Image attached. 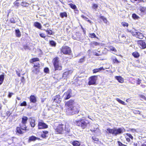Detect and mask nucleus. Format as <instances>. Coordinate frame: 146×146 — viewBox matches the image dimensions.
<instances>
[{
	"instance_id": "obj_45",
	"label": "nucleus",
	"mask_w": 146,
	"mask_h": 146,
	"mask_svg": "<svg viewBox=\"0 0 146 146\" xmlns=\"http://www.w3.org/2000/svg\"><path fill=\"white\" fill-rule=\"evenodd\" d=\"M27 105L26 102L25 101L23 102L22 103H21L20 106H25Z\"/></svg>"
},
{
	"instance_id": "obj_20",
	"label": "nucleus",
	"mask_w": 146,
	"mask_h": 146,
	"mask_svg": "<svg viewBox=\"0 0 146 146\" xmlns=\"http://www.w3.org/2000/svg\"><path fill=\"white\" fill-rule=\"evenodd\" d=\"M105 68H104L103 67H101L100 68H98V69H94L93 70V72L94 73H95L96 72H99L100 71L102 70H104Z\"/></svg>"
},
{
	"instance_id": "obj_56",
	"label": "nucleus",
	"mask_w": 146,
	"mask_h": 146,
	"mask_svg": "<svg viewBox=\"0 0 146 146\" xmlns=\"http://www.w3.org/2000/svg\"><path fill=\"white\" fill-rule=\"evenodd\" d=\"M92 131H98L99 133H100V130H99V129H98L97 128H96V129H94V130H92Z\"/></svg>"
},
{
	"instance_id": "obj_22",
	"label": "nucleus",
	"mask_w": 146,
	"mask_h": 146,
	"mask_svg": "<svg viewBox=\"0 0 146 146\" xmlns=\"http://www.w3.org/2000/svg\"><path fill=\"white\" fill-rule=\"evenodd\" d=\"M15 31L16 36L17 37H20L21 36V34L19 30L18 29H16Z\"/></svg>"
},
{
	"instance_id": "obj_12",
	"label": "nucleus",
	"mask_w": 146,
	"mask_h": 146,
	"mask_svg": "<svg viewBox=\"0 0 146 146\" xmlns=\"http://www.w3.org/2000/svg\"><path fill=\"white\" fill-rule=\"evenodd\" d=\"M39 64L36 65H34V69L33 71L36 73H37L39 71Z\"/></svg>"
},
{
	"instance_id": "obj_42",
	"label": "nucleus",
	"mask_w": 146,
	"mask_h": 146,
	"mask_svg": "<svg viewBox=\"0 0 146 146\" xmlns=\"http://www.w3.org/2000/svg\"><path fill=\"white\" fill-rule=\"evenodd\" d=\"M50 44L53 46H55L56 43L55 42L53 41H51L50 42Z\"/></svg>"
},
{
	"instance_id": "obj_48",
	"label": "nucleus",
	"mask_w": 146,
	"mask_h": 146,
	"mask_svg": "<svg viewBox=\"0 0 146 146\" xmlns=\"http://www.w3.org/2000/svg\"><path fill=\"white\" fill-rule=\"evenodd\" d=\"M126 135L129 138H131L132 139H133V137L131 134L129 133H127Z\"/></svg>"
},
{
	"instance_id": "obj_55",
	"label": "nucleus",
	"mask_w": 146,
	"mask_h": 146,
	"mask_svg": "<svg viewBox=\"0 0 146 146\" xmlns=\"http://www.w3.org/2000/svg\"><path fill=\"white\" fill-rule=\"evenodd\" d=\"M93 44L94 45L97 46L99 45V43L97 42H93Z\"/></svg>"
},
{
	"instance_id": "obj_30",
	"label": "nucleus",
	"mask_w": 146,
	"mask_h": 146,
	"mask_svg": "<svg viewBox=\"0 0 146 146\" xmlns=\"http://www.w3.org/2000/svg\"><path fill=\"white\" fill-rule=\"evenodd\" d=\"M116 100L118 101L119 103L120 104L123 105H126V104L125 103V102L121 100L119 98H117L116 99Z\"/></svg>"
},
{
	"instance_id": "obj_34",
	"label": "nucleus",
	"mask_w": 146,
	"mask_h": 146,
	"mask_svg": "<svg viewBox=\"0 0 146 146\" xmlns=\"http://www.w3.org/2000/svg\"><path fill=\"white\" fill-rule=\"evenodd\" d=\"M140 10L142 12H145L146 11V8L144 7H140Z\"/></svg>"
},
{
	"instance_id": "obj_64",
	"label": "nucleus",
	"mask_w": 146,
	"mask_h": 146,
	"mask_svg": "<svg viewBox=\"0 0 146 146\" xmlns=\"http://www.w3.org/2000/svg\"><path fill=\"white\" fill-rule=\"evenodd\" d=\"M43 133L45 134L46 135L48 133V132L47 131H43Z\"/></svg>"
},
{
	"instance_id": "obj_23",
	"label": "nucleus",
	"mask_w": 146,
	"mask_h": 146,
	"mask_svg": "<svg viewBox=\"0 0 146 146\" xmlns=\"http://www.w3.org/2000/svg\"><path fill=\"white\" fill-rule=\"evenodd\" d=\"M27 119L28 118L27 117L25 116H23L22 118V123L23 124H25L27 123Z\"/></svg>"
},
{
	"instance_id": "obj_35",
	"label": "nucleus",
	"mask_w": 146,
	"mask_h": 146,
	"mask_svg": "<svg viewBox=\"0 0 146 146\" xmlns=\"http://www.w3.org/2000/svg\"><path fill=\"white\" fill-rule=\"evenodd\" d=\"M100 18L102 19L104 22L106 23H107V22H108V21L107 20V19L106 18L104 17L103 16H101L100 17Z\"/></svg>"
},
{
	"instance_id": "obj_44",
	"label": "nucleus",
	"mask_w": 146,
	"mask_h": 146,
	"mask_svg": "<svg viewBox=\"0 0 146 146\" xmlns=\"http://www.w3.org/2000/svg\"><path fill=\"white\" fill-rule=\"evenodd\" d=\"M85 58L84 57L83 58L80 59L79 61V62L80 63H82L83 62L85 61Z\"/></svg>"
},
{
	"instance_id": "obj_47",
	"label": "nucleus",
	"mask_w": 146,
	"mask_h": 146,
	"mask_svg": "<svg viewBox=\"0 0 146 146\" xmlns=\"http://www.w3.org/2000/svg\"><path fill=\"white\" fill-rule=\"evenodd\" d=\"M93 54L96 56H99L101 55V54H100L99 52H93Z\"/></svg>"
},
{
	"instance_id": "obj_31",
	"label": "nucleus",
	"mask_w": 146,
	"mask_h": 146,
	"mask_svg": "<svg viewBox=\"0 0 146 146\" xmlns=\"http://www.w3.org/2000/svg\"><path fill=\"white\" fill-rule=\"evenodd\" d=\"M4 79V75H3L0 76V85H1L3 83Z\"/></svg>"
},
{
	"instance_id": "obj_1",
	"label": "nucleus",
	"mask_w": 146,
	"mask_h": 146,
	"mask_svg": "<svg viewBox=\"0 0 146 146\" xmlns=\"http://www.w3.org/2000/svg\"><path fill=\"white\" fill-rule=\"evenodd\" d=\"M74 100H70L65 103L66 111L69 115H73L78 113V108L75 106Z\"/></svg>"
},
{
	"instance_id": "obj_38",
	"label": "nucleus",
	"mask_w": 146,
	"mask_h": 146,
	"mask_svg": "<svg viewBox=\"0 0 146 146\" xmlns=\"http://www.w3.org/2000/svg\"><path fill=\"white\" fill-rule=\"evenodd\" d=\"M81 17L84 19L86 21H88L89 22V23H91V21L89 20H88L87 19H88V18L86 17H85V16H84L83 15H82L81 16Z\"/></svg>"
},
{
	"instance_id": "obj_5",
	"label": "nucleus",
	"mask_w": 146,
	"mask_h": 146,
	"mask_svg": "<svg viewBox=\"0 0 146 146\" xmlns=\"http://www.w3.org/2000/svg\"><path fill=\"white\" fill-rule=\"evenodd\" d=\"M65 125L61 124H59L56 129V131L59 133H62L64 131Z\"/></svg>"
},
{
	"instance_id": "obj_19",
	"label": "nucleus",
	"mask_w": 146,
	"mask_h": 146,
	"mask_svg": "<svg viewBox=\"0 0 146 146\" xmlns=\"http://www.w3.org/2000/svg\"><path fill=\"white\" fill-rule=\"evenodd\" d=\"M52 62L53 64H58L59 63V58L58 57L55 58L53 59Z\"/></svg>"
},
{
	"instance_id": "obj_61",
	"label": "nucleus",
	"mask_w": 146,
	"mask_h": 146,
	"mask_svg": "<svg viewBox=\"0 0 146 146\" xmlns=\"http://www.w3.org/2000/svg\"><path fill=\"white\" fill-rule=\"evenodd\" d=\"M46 31L47 32V33L49 35L52 34V31Z\"/></svg>"
},
{
	"instance_id": "obj_9",
	"label": "nucleus",
	"mask_w": 146,
	"mask_h": 146,
	"mask_svg": "<svg viewBox=\"0 0 146 146\" xmlns=\"http://www.w3.org/2000/svg\"><path fill=\"white\" fill-rule=\"evenodd\" d=\"M107 47L108 49V51L111 52L114 54H115L117 52V51L115 48L112 46H108Z\"/></svg>"
},
{
	"instance_id": "obj_53",
	"label": "nucleus",
	"mask_w": 146,
	"mask_h": 146,
	"mask_svg": "<svg viewBox=\"0 0 146 146\" xmlns=\"http://www.w3.org/2000/svg\"><path fill=\"white\" fill-rule=\"evenodd\" d=\"M40 37H41L44 38L45 37V35L43 33H40Z\"/></svg>"
},
{
	"instance_id": "obj_39",
	"label": "nucleus",
	"mask_w": 146,
	"mask_h": 146,
	"mask_svg": "<svg viewBox=\"0 0 146 146\" xmlns=\"http://www.w3.org/2000/svg\"><path fill=\"white\" fill-rule=\"evenodd\" d=\"M132 17L133 19H137L139 18L135 14V13L133 14Z\"/></svg>"
},
{
	"instance_id": "obj_28",
	"label": "nucleus",
	"mask_w": 146,
	"mask_h": 146,
	"mask_svg": "<svg viewBox=\"0 0 146 146\" xmlns=\"http://www.w3.org/2000/svg\"><path fill=\"white\" fill-rule=\"evenodd\" d=\"M132 55L135 58H137L139 56V54L137 52H133Z\"/></svg>"
},
{
	"instance_id": "obj_32",
	"label": "nucleus",
	"mask_w": 146,
	"mask_h": 146,
	"mask_svg": "<svg viewBox=\"0 0 146 146\" xmlns=\"http://www.w3.org/2000/svg\"><path fill=\"white\" fill-rule=\"evenodd\" d=\"M17 133L21 134H22L23 132L21 131V127H17Z\"/></svg>"
},
{
	"instance_id": "obj_63",
	"label": "nucleus",
	"mask_w": 146,
	"mask_h": 146,
	"mask_svg": "<svg viewBox=\"0 0 146 146\" xmlns=\"http://www.w3.org/2000/svg\"><path fill=\"white\" fill-rule=\"evenodd\" d=\"M92 139L93 140H94V141H98V139L97 138H96L95 137H92Z\"/></svg>"
},
{
	"instance_id": "obj_43",
	"label": "nucleus",
	"mask_w": 146,
	"mask_h": 146,
	"mask_svg": "<svg viewBox=\"0 0 146 146\" xmlns=\"http://www.w3.org/2000/svg\"><path fill=\"white\" fill-rule=\"evenodd\" d=\"M21 5H22V6H24V7H27V6H28L29 4L27 3H25V2H24V3H22Z\"/></svg>"
},
{
	"instance_id": "obj_37",
	"label": "nucleus",
	"mask_w": 146,
	"mask_h": 146,
	"mask_svg": "<svg viewBox=\"0 0 146 146\" xmlns=\"http://www.w3.org/2000/svg\"><path fill=\"white\" fill-rule=\"evenodd\" d=\"M69 5H70V7L72 8L73 9H75L76 8V6L75 5L73 4L72 3L69 4Z\"/></svg>"
},
{
	"instance_id": "obj_62",
	"label": "nucleus",
	"mask_w": 146,
	"mask_h": 146,
	"mask_svg": "<svg viewBox=\"0 0 146 146\" xmlns=\"http://www.w3.org/2000/svg\"><path fill=\"white\" fill-rule=\"evenodd\" d=\"M117 142L119 145L120 146H121V145H123V144L119 141H118Z\"/></svg>"
},
{
	"instance_id": "obj_2",
	"label": "nucleus",
	"mask_w": 146,
	"mask_h": 146,
	"mask_svg": "<svg viewBox=\"0 0 146 146\" xmlns=\"http://www.w3.org/2000/svg\"><path fill=\"white\" fill-rule=\"evenodd\" d=\"M125 131V129L123 127L118 128H114L112 129L108 128L106 130L107 133L112 134L114 136L121 134Z\"/></svg>"
},
{
	"instance_id": "obj_6",
	"label": "nucleus",
	"mask_w": 146,
	"mask_h": 146,
	"mask_svg": "<svg viewBox=\"0 0 146 146\" xmlns=\"http://www.w3.org/2000/svg\"><path fill=\"white\" fill-rule=\"evenodd\" d=\"M97 77L95 76H91L89 79L88 85H90L95 84L97 80Z\"/></svg>"
},
{
	"instance_id": "obj_36",
	"label": "nucleus",
	"mask_w": 146,
	"mask_h": 146,
	"mask_svg": "<svg viewBox=\"0 0 146 146\" xmlns=\"http://www.w3.org/2000/svg\"><path fill=\"white\" fill-rule=\"evenodd\" d=\"M21 129L23 130H25L26 129V127L25 124H23V125H20Z\"/></svg>"
},
{
	"instance_id": "obj_29",
	"label": "nucleus",
	"mask_w": 146,
	"mask_h": 146,
	"mask_svg": "<svg viewBox=\"0 0 146 146\" xmlns=\"http://www.w3.org/2000/svg\"><path fill=\"white\" fill-rule=\"evenodd\" d=\"M34 25L37 28L39 29H40L41 27L40 24L38 22H35L34 23Z\"/></svg>"
},
{
	"instance_id": "obj_33",
	"label": "nucleus",
	"mask_w": 146,
	"mask_h": 146,
	"mask_svg": "<svg viewBox=\"0 0 146 146\" xmlns=\"http://www.w3.org/2000/svg\"><path fill=\"white\" fill-rule=\"evenodd\" d=\"M60 15V17L62 18H63L64 17H67V13L65 12L61 13Z\"/></svg>"
},
{
	"instance_id": "obj_41",
	"label": "nucleus",
	"mask_w": 146,
	"mask_h": 146,
	"mask_svg": "<svg viewBox=\"0 0 146 146\" xmlns=\"http://www.w3.org/2000/svg\"><path fill=\"white\" fill-rule=\"evenodd\" d=\"M121 25H122L123 26V27H128V23H125L124 22H123L121 23Z\"/></svg>"
},
{
	"instance_id": "obj_58",
	"label": "nucleus",
	"mask_w": 146,
	"mask_h": 146,
	"mask_svg": "<svg viewBox=\"0 0 146 146\" xmlns=\"http://www.w3.org/2000/svg\"><path fill=\"white\" fill-rule=\"evenodd\" d=\"M14 5H15V6L18 7L19 6V3L17 1H15L14 3Z\"/></svg>"
},
{
	"instance_id": "obj_17",
	"label": "nucleus",
	"mask_w": 146,
	"mask_h": 146,
	"mask_svg": "<svg viewBox=\"0 0 146 146\" xmlns=\"http://www.w3.org/2000/svg\"><path fill=\"white\" fill-rule=\"evenodd\" d=\"M35 120L34 118H31L30 122V124L31 126L32 127H35Z\"/></svg>"
},
{
	"instance_id": "obj_59",
	"label": "nucleus",
	"mask_w": 146,
	"mask_h": 146,
	"mask_svg": "<svg viewBox=\"0 0 146 146\" xmlns=\"http://www.w3.org/2000/svg\"><path fill=\"white\" fill-rule=\"evenodd\" d=\"M23 48L25 49H27L29 47L27 45H25L24 46Z\"/></svg>"
},
{
	"instance_id": "obj_54",
	"label": "nucleus",
	"mask_w": 146,
	"mask_h": 146,
	"mask_svg": "<svg viewBox=\"0 0 146 146\" xmlns=\"http://www.w3.org/2000/svg\"><path fill=\"white\" fill-rule=\"evenodd\" d=\"M130 130L133 133H134L136 131V130L134 129H130Z\"/></svg>"
},
{
	"instance_id": "obj_18",
	"label": "nucleus",
	"mask_w": 146,
	"mask_h": 146,
	"mask_svg": "<svg viewBox=\"0 0 146 146\" xmlns=\"http://www.w3.org/2000/svg\"><path fill=\"white\" fill-rule=\"evenodd\" d=\"M30 100L31 102L35 103L36 102V99L35 96L31 95L30 97Z\"/></svg>"
},
{
	"instance_id": "obj_8",
	"label": "nucleus",
	"mask_w": 146,
	"mask_h": 146,
	"mask_svg": "<svg viewBox=\"0 0 146 146\" xmlns=\"http://www.w3.org/2000/svg\"><path fill=\"white\" fill-rule=\"evenodd\" d=\"M38 126L39 129L46 128L48 127V125L44 123L42 121L39 122L38 123Z\"/></svg>"
},
{
	"instance_id": "obj_26",
	"label": "nucleus",
	"mask_w": 146,
	"mask_h": 146,
	"mask_svg": "<svg viewBox=\"0 0 146 146\" xmlns=\"http://www.w3.org/2000/svg\"><path fill=\"white\" fill-rule=\"evenodd\" d=\"M39 60V59L38 58H35L31 59L30 62V63H32L38 61Z\"/></svg>"
},
{
	"instance_id": "obj_51",
	"label": "nucleus",
	"mask_w": 146,
	"mask_h": 146,
	"mask_svg": "<svg viewBox=\"0 0 146 146\" xmlns=\"http://www.w3.org/2000/svg\"><path fill=\"white\" fill-rule=\"evenodd\" d=\"M140 97L141 98L146 100V96H144L143 95H141L140 96Z\"/></svg>"
},
{
	"instance_id": "obj_57",
	"label": "nucleus",
	"mask_w": 146,
	"mask_h": 146,
	"mask_svg": "<svg viewBox=\"0 0 146 146\" xmlns=\"http://www.w3.org/2000/svg\"><path fill=\"white\" fill-rule=\"evenodd\" d=\"M41 136L42 137L44 138H45L46 137V135L45 134H44V133L42 134V135H41Z\"/></svg>"
},
{
	"instance_id": "obj_52",
	"label": "nucleus",
	"mask_w": 146,
	"mask_h": 146,
	"mask_svg": "<svg viewBox=\"0 0 146 146\" xmlns=\"http://www.w3.org/2000/svg\"><path fill=\"white\" fill-rule=\"evenodd\" d=\"M121 37L122 38V40H123L124 42H125L126 41V40H125V36L122 35L121 36Z\"/></svg>"
},
{
	"instance_id": "obj_21",
	"label": "nucleus",
	"mask_w": 146,
	"mask_h": 146,
	"mask_svg": "<svg viewBox=\"0 0 146 146\" xmlns=\"http://www.w3.org/2000/svg\"><path fill=\"white\" fill-rule=\"evenodd\" d=\"M37 138L34 136H32L29 137L28 141L29 142H30L32 141H35L36 140Z\"/></svg>"
},
{
	"instance_id": "obj_4",
	"label": "nucleus",
	"mask_w": 146,
	"mask_h": 146,
	"mask_svg": "<svg viewBox=\"0 0 146 146\" xmlns=\"http://www.w3.org/2000/svg\"><path fill=\"white\" fill-rule=\"evenodd\" d=\"M61 51L64 54H69L71 52V50L68 46H64L62 48Z\"/></svg>"
},
{
	"instance_id": "obj_46",
	"label": "nucleus",
	"mask_w": 146,
	"mask_h": 146,
	"mask_svg": "<svg viewBox=\"0 0 146 146\" xmlns=\"http://www.w3.org/2000/svg\"><path fill=\"white\" fill-rule=\"evenodd\" d=\"M10 22L12 23H15V21L13 18H11L10 20Z\"/></svg>"
},
{
	"instance_id": "obj_14",
	"label": "nucleus",
	"mask_w": 146,
	"mask_h": 146,
	"mask_svg": "<svg viewBox=\"0 0 146 146\" xmlns=\"http://www.w3.org/2000/svg\"><path fill=\"white\" fill-rule=\"evenodd\" d=\"M72 72V70H68L67 71L65 72L63 74V77H66L68 76L69 74H71Z\"/></svg>"
},
{
	"instance_id": "obj_10",
	"label": "nucleus",
	"mask_w": 146,
	"mask_h": 146,
	"mask_svg": "<svg viewBox=\"0 0 146 146\" xmlns=\"http://www.w3.org/2000/svg\"><path fill=\"white\" fill-rule=\"evenodd\" d=\"M138 44L140 47L142 49H144L146 48V44L145 42L143 40H139L138 42Z\"/></svg>"
},
{
	"instance_id": "obj_24",
	"label": "nucleus",
	"mask_w": 146,
	"mask_h": 146,
	"mask_svg": "<svg viewBox=\"0 0 146 146\" xmlns=\"http://www.w3.org/2000/svg\"><path fill=\"white\" fill-rule=\"evenodd\" d=\"M72 144L74 146H80V143L78 141H74L73 142Z\"/></svg>"
},
{
	"instance_id": "obj_15",
	"label": "nucleus",
	"mask_w": 146,
	"mask_h": 146,
	"mask_svg": "<svg viewBox=\"0 0 146 146\" xmlns=\"http://www.w3.org/2000/svg\"><path fill=\"white\" fill-rule=\"evenodd\" d=\"M111 60L113 61L114 63H119L120 62L118 61L115 56H112L111 58Z\"/></svg>"
},
{
	"instance_id": "obj_60",
	"label": "nucleus",
	"mask_w": 146,
	"mask_h": 146,
	"mask_svg": "<svg viewBox=\"0 0 146 146\" xmlns=\"http://www.w3.org/2000/svg\"><path fill=\"white\" fill-rule=\"evenodd\" d=\"M141 80L139 79H138L137 80V83L138 84H139L141 82Z\"/></svg>"
},
{
	"instance_id": "obj_7",
	"label": "nucleus",
	"mask_w": 146,
	"mask_h": 146,
	"mask_svg": "<svg viewBox=\"0 0 146 146\" xmlns=\"http://www.w3.org/2000/svg\"><path fill=\"white\" fill-rule=\"evenodd\" d=\"M71 94L72 93L71 90H68L66 92L64 93L63 95V97L65 100H67L70 98Z\"/></svg>"
},
{
	"instance_id": "obj_11",
	"label": "nucleus",
	"mask_w": 146,
	"mask_h": 146,
	"mask_svg": "<svg viewBox=\"0 0 146 146\" xmlns=\"http://www.w3.org/2000/svg\"><path fill=\"white\" fill-rule=\"evenodd\" d=\"M61 99L59 95L56 96L53 98L54 101L57 103H59L61 101Z\"/></svg>"
},
{
	"instance_id": "obj_3",
	"label": "nucleus",
	"mask_w": 146,
	"mask_h": 146,
	"mask_svg": "<svg viewBox=\"0 0 146 146\" xmlns=\"http://www.w3.org/2000/svg\"><path fill=\"white\" fill-rule=\"evenodd\" d=\"M75 122L77 126H80L83 128H84L88 124L87 121L84 119H81L78 121H75Z\"/></svg>"
},
{
	"instance_id": "obj_27",
	"label": "nucleus",
	"mask_w": 146,
	"mask_h": 146,
	"mask_svg": "<svg viewBox=\"0 0 146 146\" xmlns=\"http://www.w3.org/2000/svg\"><path fill=\"white\" fill-rule=\"evenodd\" d=\"M127 31L129 32H130L131 33L133 36H135L136 37V36L137 35V33L138 32H137V31H129L128 30H127Z\"/></svg>"
},
{
	"instance_id": "obj_49",
	"label": "nucleus",
	"mask_w": 146,
	"mask_h": 146,
	"mask_svg": "<svg viewBox=\"0 0 146 146\" xmlns=\"http://www.w3.org/2000/svg\"><path fill=\"white\" fill-rule=\"evenodd\" d=\"M44 71L45 73H48L49 71V69L47 68H45L44 69Z\"/></svg>"
},
{
	"instance_id": "obj_13",
	"label": "nucleus",
	"mask_w": 146,
	"mask_h": 146,
	"mask_svg": "<svg viewBox=\"0 0 146 146\" xmlns=\"http://www.w3.org/2000/svg\"><path fill=\"white\" fill-rule=\"evenodd\" d=\"M115 78L120 83H122L123 82V78L120 76H116L115 77Z\"/></svg>"
},
{
	"instance_id": "obj_16",
	"label": "nucleus",
	"mask_w": 146,
	"mask_h": 146,
	"mask_svg": "<svg viewBox=\"0 0 146 146\" xmlns=\"http://www.w3.org/2000/svg\"><path fill=\"white\" fill-rule=\"evenodd\" d=\"M61 64H54L55 70H61L62 69V67L60 65Z\"/></svg>"
},
{
	"instance_id": "obj_50",
	"label": "nucleus",
	"mask_w": 146,
	"mask_h": 146,
	"mask_svg": "<svg viewBox=\"0 0 146 146\" xmlns=\"http://www.w3.org/2000/svg\"><path fill=\"white\" fill-rule=\"evenodd\" d=\"M90 36L92 38L96 37V35L94 33H92V34H90Z\"/></svg>"
},
{
	"instance_id": "obj_25",
	"label": "nucleus",
	"mask_w": 146,
	"mask_h": 146,
	"mask_svg": "<svg viewBox=\"0 0 146 146\" xmlns=\"http://www.w3.org/2000/svg\"><path fill=\"white\" fill-rule=\"evenodd\" d=\"M136 37L140 39H143V36L142 33L138 32Z\"/></svg>"
},
{
	"instance_id": "obj_40",
	"label": "nucleus",
	"mask_w": 146,
	"mask_h": 146,
	"mask_svg": "<svg viewBox=\"0 0 146 146\" xmlns=\"http://www.w3.org/2000/svg\"><path fill=\"white\" fill-rule=\"evenodd\" d=\"M92 7L94 9H95V10H96V9L98 7V6L96 4H94L93 5Z\"/></svg>"
}]
</instances>
